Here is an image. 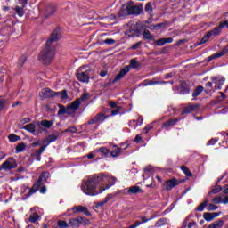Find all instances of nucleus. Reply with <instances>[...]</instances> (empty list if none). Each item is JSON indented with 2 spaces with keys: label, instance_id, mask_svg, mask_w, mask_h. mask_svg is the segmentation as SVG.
Instances as JSON below:
<instances>
[{
  "label": "nucleus",
  "instance_id": "61",
  "mask_svg": "<svg viewBox=\"0 0 228 228\" xmlns=\"http://www.w3.org/2000/svg\"><path fill=\"white\" fill-rule=\"evenodd\" d=\"M86 99H88V94H84L78 100H80V103L83 101H86Z\"/></svg>",
  "mask_w": 228,
  "mask_h": 228
},
{
  "label": "nucleus",
  "instance_id": "33",
  "mask_svg": "<svg viewBox=\"0 0 228 228\" xmlns=\"http://www.w3.org/2000/svg\"><path fill=\"white\" fill-rule=\"evenodd\" d=\"M142 38L144 40H152V36L151 35V32L149 30H144L142 32Z\"/></svg>",
  "mask_w": 228,
  "mask_h": 228
},
{
  "label": "nucleus",
  "instance_id": "31",
  "mask_svg": "<svg viewBox=\"0 0 228 228\" xmlns=\"http://www.w3.org/2000/svg\"><path fill=\"white\" fill-rule=\"evenodd\" d=\"M203 218L206 220V222H212V220L215 219V216H213V214L211 213H204Z\"/></svg>",
  "mask_w": 228,
  "mask_h": 228
},
{
  "label": "nucleus",
  "instance_id": "52",
  "mask_svg": "<svg viewBox=\"0 0 228 228\" xmlns=\"http://www.w3.org/2000/svg\"><path fill=\"white\" fill-rule=\"evenodd\" d=\"M103 44H107V45H113V44H115V40L108 38L103 41Z\"/></svg>",
  "mask_w": 228,
  "mask_h": 228
},
{
  "label": "nucleus",
  "instance_id": "35",
  "mask_svg": "<svg viewBox=\"0 0 228 228\" xmlns=\"http://www.w3.org/2000/svg\"><path fill=\"white\" fill-rule=\"evenodd\" d=\"M19 140H20V137L19 135H16L14 134H11L9 135V141L12 143H15V142H19Z\"/></svg>",
  "mask_w": 228,
  "mask_h": 228
},
{
  "label": "nucleus",
  "instance_id": "37",
  "mask_svg": "<svg viewBox=\"0 0 228 228\" xmlns=\"http://www.w3.org/2000/svg\"><path fill=\"white\" fill-rule=\"evenodd\" d=\"M209 38H211L210 34L208 32L200 40V42L199 43V45H202V44H206V42H208V40H209Z\"/></svg>",
  "mask_w": 228,
  "mask_h": 228
},
{
  "label": "nucleus",
  "instance_id": "55",
  "mask_svg": "<svg viewBox=\"0 0 228 228\" xmlns=\"http://www.w3.org/2000/svg\"><path fill=\"white\" fill-rule=\"evenodd\" d=\"M97 152H95L94 151L90 152L88 155H87V158L88 159H94V158H97Z\"/></svg>",
  "mask_w": 228,
  "mask_h": 228
},
{
  "label": "nucleus",
  "instance_id": "22",
  "mask_svg": "<svg viewBox=\"0 0 228 228\" xmlns=\"http://www.w3.org/2000/svg\"><path fill=\"white\" fill-rule=\"evenodd\" d=\"M179 92L181 95H186V94H190V87L188 86V85H186V83H182L179 88Z\"/></svg>",
  "mask_w": 228,
  "mask_h": 228
},
{
  "label": "nucleus",
  "instance_id": "13",
  "mask_svg": "<svg viewBox=\"0 0 228 228\" xmlns=\"http://www.w3.org/2000/svg\"><path fill=\"white\" fill-rule=\"evenodd\" d=\"M94 152H96V159H102V158H106L110 154V149L101 147L98 150H94Z\"/></svg>",
  "mask_w": 228,
  "mask_h": 228
},
{
  "label": "nucleus",
  "instance_id": "4",
  "mask_svg": "<svg viewBox=\"0 0 228 228\" xmlns=\"http://www.w3.org/2000/svg\"><path fill=\"white\" fill-rule=\"evenodd\" d=\"M49 177H51V175H49L48 172H43L39 176V179L34 184L33 188L29 190L28 197H31L33 193H37V191H38V188L43 186L45 183H47V179H49Z\"/></svg>",
  "mask_w": 228,
  "mask_h": 228
},
{
  "label": "nucleus",
  "instance_id": "29",
  "mask_svg": "<svg viewBox=\"0 0 228 228\" xmlns=\"http://www.w3.org/2000/svg\"><path fill=\"white\" fill-rule=\"evenodd\" d=\"M38 218H40V216H38L37 212H34L30 215L28 221L31 222V224H35Z\"/></svg>",
  "mask_w": 228,
  "mask_h": 228
},
{
  "label": "nucleus",
  "instance_id": "15",
  "mask_svg": "<svg viewBox=\"0 0 228 228\" xmlns=\"http://www.w3.org/2000/svg\"><path fill=\"white\" fill-rule=\"evenodd\" d=\"M59 110H58V117H61V115H72V111H70V109L69 108V105L67 107L59 104Z\"/></svg>",
  "mask_w": 228,
  "mask_h": 228
},
{
  "label": "nucleus",
  "instance_id": "45",
  "mask_svg": "<svg viewBox=\"0 0 228 228\" xmlns=\"http://www.w3.org/2000/svg\"><path fill=\"white\" fill-rule=\"evenodd\" d=\"M154 218H156V216H152L150 218L142 216L141 217V224H147V222H150V220H154Z\"/></svg>",
  "mask_w": 228,
  "mask_h": 228
},
{
  "label": "nucleus",
  "instance_id": "49",
  "mask_svg": "<svg viewBox=\"0 0 228 228\" xmlns=\"http://www.w3.org/2000/svg\"><path fill=\"white\" fill-rule=\"evenodd\" d=\"M222 191V186L216 185L214 189H212V193L216 194Z\"/></svg>",
  "mask_w": 228,
  "mask_h": 228
},
{
  "label": "nucleus",
  "instance_id": "62",
  "mask_svg": "<svg viewBox=\"0 0 228 228\" xmlns=\"http://www.w3.org/2000/svg\"><path fill=\"white\" fill-rule=\"evenodd\" d=\"M152 125H147L145 127H144V131L145 133H149V131H151L152 129Z\"/></svg>",
  "mask_w": 228,
  "mask_h": 228
},
{
  "label": "nucleus",
  "instance_id": "50",
  "mask_svg": "<svg viewBox=\"0 0 228 228\" xmlns=\"http://www.w3.org/2000/svg\"><path fill=\"white\" fill-rule=\"evenodd\" d=\"M207 209L208 211H216V209H218V206H216L215 204H209Z\"/></svg>",
  "mask_w": 228,
  "mask_h": 228
},
{
  "label": "nucleus",
  "instance_id": "56",
  "mask_svg": "<svg viewBox=\"0 0 228 228\" xmlns=\"http://www.w3.org/2000/svg\"><path fill=\"white\" fill-rule=\"evenodd\" d=\"M120 110H122V107H118L117 110L111 111V117H115V115H118L120 113Z\"/></svg>",
  "mask_w": 228,
  "mask_h": 228
},
{
  "label": "nucleus",
  "instance_id": "24",
  "mask_svg": "<svg viewBox=\"0 0 228 228\" xmlns=\"http://www.w3.org/2000/svg\"><path fill=\"white\" fill-rule=\"evenodd\" d=\"M224 227V220L220 219L210 224L208 228H222Z\"/></svg>",
  "mask_w": 228,
  "mask_h": 228
},
{
  "label": "nucleus",
  "instance_id": "54",
  "mask_svg": "<svg viewBox=\"0 0 228 228\" xmlns=\"http://www.w3.org/2000/svg\"><path fill=\"white\" fill-rule=\"evenodd\" d=\"M156 45L161 47L162 45H165V38H160L156 41Z\"/></svg>",
  "mask_w": 228,
  "mask_h": 228
},
{
  "label": "nucleus",
  "instance_id": "18",
  "mask_svg": "<svg viewBox=\"0 0 228 228\" xmlns=\"http://www.w3.org/2000/svg\"><path fill=\"white\" fill-rule=\"evenodd\" d=\"M179 183H177V180L175 178H173L171 180H167L165 183V188L169 191V190H172V188H175Z\"/></svg>",
  "mask_w": 228,
  "mask_h": 228
},
{
  "label": "nucleus",
  "instance_id": "57",
  "mask_svg": "<svg viewBox=\"0 0 228 228\" xmlns=\"http://www.w3.org/2000/svg\"><path fill=\"white\" fill-rule=\"evenodd\" d=\"M216 142H218V138H212L208 142L207 145H215Z\"/></svg>",
  "mask_w": 228,
  "mask_h": 228
},
{
  "label": "nucleus",
  "instance_id": "19",
  "mask_svg": "<svg viewBox=\"0 0 228 228\" xmlns=\"http://www.w3.org/2000/svg\"><path fill=\"white\" fill-rule=\"evenodd\" d=\"M136 193H143V190H142L138 185L131 186L127 190V195H136Z\"/></svg>",
  "mask_w": 228,
  "mask_h": 228
},
{
  "label": "nucleus",
  "instance_id": "39",
  "mask_svg": "<svg viewBox=\"0 0 228 228\" xmlns=\"http://www.w3.org/2000/svg\"><path fill=\"white\" fill-rule=\"evenodd\" d=\"M40 124L43 127H46L49 129V127H51V126H53V121L42 120Z\"/></svg>",
  "mask_w": 228,
  "mask_h": 228
},
{
  "label": "nucleus",
  "instance_id": "5",
  "mask_svg": "<svg viewBox=\"0 0 228 228\" xmlns=\"http://www.w3.org/2000/svg\"><path fill=\"white\" fill-rule=\"evenodd\" d=\"M90 72L92 69H86V66L80 67L77 73V79L81 83H89Z\"/></svg>",
  "mask_w": 228,
  "mask_h": 228
},
{
  "label": "nucleus",
  "instance_id": "48",
  "mask_svg": "<svg viewBox=\"0 0 228 228\" xmlns=\"http://www.w3.org/2000/svg\"><path fill=\"white\" fill-rule=\"evenodd\" d=\"M212 202L213 204H222V196L214 198Z\"/></svg>",
  "mask_w": 228,
  "mask_h": 228
},
{
  "label": "nucleus",
  "instance_id": "20",
  "mask_svg": "<svg viewBox=\"0 0 228 228\" xmlns=\"http://www.w3.org/2000/svg\"><path fill=\"white\" fill-rule=\"evenodd\" d=\"M73 213H84L85 215H90V212H88V208L86 207L83 206H76L72 208Z\"/></svg>",
  "mask_w": 228,
  "mask_h": 228
},
{
  "label": "nucleus",
  "instance_id": "63",
  "mask_svg": "<svg viewBox=\"0 0 228 228\" xmlns=\"http://www.w3.org/2000/svg\"><path fill=\"white\" fill-rule=\"evenodd\" d=\"M222 204H228V196H222Z\"/></svg>",
  "mask_w": 228,
  "mask_h": 228
},
{
  "label": "nucleus",
  "instance_id": "26",
  "mask_svg": "<svg viewBox=\"0 0 228 228\" xmlns=\"http://www.w3.org/2000/svg\"><path fill=\"white\" fill-rule=\"evenodd\" d=\"M120 152H122V149L118 146H114V149L110 152V156H112V158H118V156H120Z\"/></svg>",
  "mask_w": 228,
  "mask_h": 228
},
{
  "label": "nucleus",
  "instance_id": "6",
  "mask_svg": "<svg viewBox=\"0 0 228 228\" xmlns=\"http://www.w3.org/2000/svg\"><path fill=\"white\" fill-rule=\"evenodd\" d=\"M44 99H51V97H60V99H67V91H61L54 93L49 88H45L42 91Z\"/></svg>",
  "mask_w": 228,
  "mask_h": 228
},
{
  "label": "nucleus",
  "instance_id": "38",
  "mask_svg": "<svg viewBox=\"0 0 228 228\" xmlns=\"http://www.w3.org/2000/svg\"><path fill=\"white\" fill-rule=\"evenodd\" d=\"M26 149V144L24 143H19L17 146H16V152L19 153V152H24V150Z\"/></svg>",
  "mask_w": 228,
  "mask_h": 228
},
{
  "label": "nucleus",
  "instance_id": "53",
  "mask_svg": "<svg viewBox=\"0 0 228 228\" xmlns=\"http://www.w3.org/2000/svg\"><path fill=\"white\" fill-rule=\"evenodd\" d=\"M64 133H77V129L74 126H71V127L64 130Z\"/></svg>",
  "mask_w": 228,
  "mask_h": 228
},
{
  "label": "nucleus",
  "instance_id": "43",
  "mask_svg": "<svg viewBox=\"0 0 228 228\" xmlns=\"http://www.w3.org/2000/svg\"><path fill=\"white\" fill-rule=\"evenodd\" d=\"M219 138H224V141H223V143H225L228 142V133H225V132H221L219 134Z\"/></svg>",
  "mask_w": 228,
  "mask_h": 228
},
{
  "label": "nucleus",
  "instance_id": "14",
  "mask_svg": "<svg viewBox=\"0 0 228 228\" xmlns=\"http://www.w3.org/2000/svg\"><path fill=\"white\" fill-rule=\"evenodd\" d=\"M198 110V104H189L184 107L183 110L182 111V115H188V113H193V111H197Z\"/></svg>",
  "mask_w": 228,
  "mask_h": 228
},
{
  "label": "nucleus",
  "instance_id": "64",
  "mask_svg": "<svg viewBox=\"0 0 228 228\" xmlns=\"http://www.w3.org/2000/svg\"><path fill=\"white\" fill-rule=\"evenodd\" d=\"M140 47V43H136L135 45H132L130 49H133L134 51H136Z\"/></svg>",
  "mask_w": 228,
  "mask_h": 228
},
{
  "label": "nucleus",
  "instance_id": "7",
  "mask_svg": "<svg viewBox=\"0 0 228 228\" xmlns=\"http://www.w3.org/2000/svg\"><path fill=\"white\" fill-rule=\"evenodd\" d=\"M13 168H17V161H15V159L9 158L6 161L2 163L0 166V170H12Z\"/></svg>",
  "mask_w": 228,
  "mask_h": 228
},
{
  "label": "nucleus",
  "instance_id": "44",
  "mask_svg": "<svg viewBox=\"0 0 228 228\" xmlns=\"http://www.w3.org/2000/svg\"><path fill=\"white\" fill-rule=\"evenodd\" d=\"M130 67L132 69H138V67H139L138 61H136V59H132L130 61Z\"/></svg>",
  "mask_w": 228,
  "mask_h": 228
},
{
  "label": "nucleus",
  "instance_id": "41",
  "mask_svg": "<svg viewBox=\"0 0 228 228\" xmlns=\"http://www.w3.org/2000/svg\"><path fill=\"white\" fill-rule=\"evenodd\" d=\"M57 225H58V227H60V228H67V227H69V224H67V222H66V221H63V220L58 221V222H57Z\"/></svg>",
  "mask_w": 228,
  "mask_h": 228
},
{
  "label": "nucleus",
  "instance_id": "23",
  "mask_svg": "<svg viewBox=\"0 0 228 228\" xmlns=\"http://www.w3.org/2000/svg\"><path fill=\"white\" fill-rule=\"evenodd\" d=\"M21 129H25V131H28V133H35V131L37 130V126L35 125V123H30L22 126Z\"/></svg>",
  "mask_w": 228,
  "mask_h": 228
},
{
  "label": "nucleus",
  "instance_id": "9",
  "mask_svg": "<svg viewBox=\"0 0 228 228\" xmlns=\"http://www.w3.org/2000/svg\"><path fill=\"white\" fill-rule=\"evenodd\" d=\"M108 118V116L104 115L103 113H99L97 114L94 118H91L87 124L92 125V124H102L104 120Z\"/></svg>",
  "mask_w": 228,
  "mask_h": 228
},
{
  "label": "nucleus",
  "instance_id": "11",
  "mask_svg": "<svg viewBox=\"0 0 228 228\" xmlns=\"http://www.w3.org/2000/svg\"><path fill=\"white\" fill-rule=\"evenodd\" d=\"M212 83H215L216 90H222V86H224V83H225V78L224 77H212Z\"/></svg>",
  "mask_w": 228,
  "mask_h": 228
},
{
  "label": "nucleus",
  "instance_id": "30",
  "mask_svg": "<svg viewBox=\"0 0 228 228\" xmlns=\"http://www.w3.org/2000/svg\"><path fill=\"white\" fill-rule=\"evenodd\" d=\"M167 218H161L155 224V227H163V225H167Z\"/></svg>",
  "mask_w": 228,
  "mask_h": 228
},
{
  "label": "nucleus",
  "instance_id": "32",
  "mask_svg": "<svg viewBox=\"0 0 228 228\" xmlns=\"http://www.w3.org/2000/svg\"><path fill=\"white\" fill-rule=\"evenodd\" d=\"M167 83H168V82L150 80V81L146 84V86H152V85H167Z\"/></svg>",
  "mask_w": 228,
  "mask_h": 228
},
{
  "label": "nucleus",
  "instance_id": "27",
  "mask_svg": "<svg viewBox=\"0 0 228 228\" xmlns=\"http://www.w3.org/2000/svg\"><path fill=\"white\" fill-rule=\"evenodd\" d=\"M14 12L18 17H24V7L16 5L14 7Z\"/></svg>",
  "mask_w": 228,
  "mask_h": 228
},
{
  "label": "nucleus",
  "instance_id": "3",
  "mask_svg": "<svg viewBox=\"0 0 228 228\" xmlns=\"http://www.w3.org/2000/svg\"><path fill=\"white\" fill-rule=\"evenodd\" d=\"M57 137L56 135H49L47 138H45L43 141L44 145L37 151H35V153L32 155L33 159L36 161H40L42 154L44 153V151H45V148L50 144L53 143V142H56Z\"/></svg>",
  "mask_w": 228,
  "mask_h": 228
},
{
  "label": "nucleus",
  "instance_id": "12",
  "mask_svg": "<svg viewBox=\"0 0 228 228\" xmlns=\"http://www.w3.org/2000/svg\"><path fill=\"white\" fill-rule=\"evenodd\" d=\"M225 26L226 28H228L227 21L221 22L218 27H216L214 29L210 30L208 32V35H210V37H216V35H220V32L222 31V29H224V28H225Z\"/></svg>",
  "mask_w": 228,
  "mask_h": 228
},
{
  "label": "nucleus",
  "instance_id": "59",
  "mask_svg": "<svg viewBox=\"0 0 228 228\" xmlns=\"http://www.w3.org/2000/svg\"><path fill=\"white\" fill-rule=\"evenodd\" d=\"M205 87L207 88V90L208 92H211V88H213V83L212 82H208L206 85H205Z\"/></svg>",
  "mask_w": 228,
  "mask_h": 228
},
{
  "label": "nucleus",
  "instance_id": "8",
  "mask_svg": "<svg viewBox=\"0 0 228 228\" xmlns=\"http://www.w3.org/2000/svg\"><path fill=\"white\" fill-rule=\"evenodd\" d=\"M82 224H84V225H86L87 224H90V221H88L86 217H77L69 220L70 227H80Z\"/></svg>",
  "mask_w": 228,
  "mask_h": 228
},
{
  "label": "nucleus",
  "instance_id": "1",
  "mask_svg": "<svg viewBox=\"0 0 228 228\" xmlns=\"http://www.w3.org/2000/svg\"><path fill=\"white\" fill-rule=\"evenodd\" d=\"M105 184H110V175L100 173L97 176L89 177L86 180L82 183L81 190L86 195L94 197L108 190ZM104 185L105 187H102Z\"/></svg>",
  "mask_w": 228,
  "mask_h": 228
},
{
  "label": "nucleus",
  "instance_id": "51",
  "mask_svg": "<svg viewBox=\"0 0 228 228\" xmlns=\"http://www.w3.org/2000/svg\"><path fill=\"white\" fill-rule=\"evenodd\" d=\"M161 26H163V24L159 23V24H156V25H150L147 28H149V29L154 30V29H158V28H161Z\"/></svg>",
  "mask_w": 228,
  "mask_h": 228
},
{
  "label": "nucleus",
  "instance_id": "16",
  "mask_svg": "<svg viewBox=\"0 0 228 228\" xmlns=\"http://www.w3.org/2000/svg\"><path fill=\"white\" fill-rule=\"evenodd\" d=\"M129 70H131V68L129 66H126L120 70L119 74L116 76L112 83H117V81H120V79H122V77H124V76H126V74H127Z\"/></svg>",
  "mask_w": 228,
  "mask_h": 228
},
{
  "label": "nucleus",
  "instance_id": "25",
  "mask_svg": "<svg viewBox=\"0 0 228 228\" xmlns=\"http://www.w3.org/2000/svg\"><path fill=\"white\" fill-rule=\"evenodd\" d=\"M46 15H53L56 13V6L54 4H49L45 8Z\"/></svg>",
  "mask_w": 228,
  "mask_h": 228
},
{
  "label": "nucleus",
  "instance_id": "46",
  "mask_svg": "<svg viewBox=\"0 0 228 228\" xmlns=\"http://www.w3.org/2000/svg\"><path fill=\"white\" fill-rule=\"evenodd\" d=\"M145 11L152 13V3L148 2L145 5Z\"/></svg>",
  "mask_w": 228,
  "mask_h": 228
},
{
  "label": "nucleus",
  "instance_id": "34",
  "mask_svg": "<svg viewBox=\"0 0 228 228\" xmlns=\"http://www.w3.org/2000/svg\"><path fill=\"white\" fill-rule=\"evenodd\" d=\"M27 60L28 58L26 57V55H22L21 57H20L18 61V67H20V69L22 68V65L26 63Z\"/></svg>",
  "mask_w": 228,
  "mask_h": 228
},
{
  "label": "nucleus",
  "instance_id": "10",
  "mask_svg": "<svg viewBox=\"0 0 228 228\" xmlns=\"http://www.w3.org/2000/svg\"><path fill=\"white\" fill-rule=\"evenodd\" d=\"M127 13L129 15H140L143 9L139 5H128L126 6Z\"/></svg>",
  "mask_w": 228,
  "mask_h": 228
},
{
  "label": "nucleus",
  "instance_id": "36",
  "mask_svg": "<svg viewBox=\"0 0 228 228\" xmlns=\"http://www.w3.org/2000/svg\"><path fill=\"white\" fill-rule=\"evenodd\" d=\"M117 183V178L114 176H110V183L106 184V189L111 188V186H114V184Z\"/></svg>",
  "mask_w": 228,
  "mask_h": 228
},
{
  "label": "nucleus",
  "instance_id": "42",
  "mask_svg": "<svg viewBox=\"0 0 228 228\" xmlns=\"http://www.w3.org/2000/svg\"><path fill=\"white\" fill-rule=\"evenodd\" d=\"M207 206H208V200H205L203 203L198 206L196 209L197 211H204Z\"/></svg>",
  "mask_w": 228,
  "mask_h": 228
},
{
  "label": "nucleus",
  "instance_id": "28",
  "mask_svg": "<svg viewBox=\"0 0 228 228\" xmlns=\"http://www.w3.org/2000/svg\"><path fill=\"white\" fill-rule=\"evenodd\" d=\"M204 92V87L202 86H198L192 93V97H199Z\"/></svg>",
  "mask_w": 228,
  "mask_h": 228
},
{
  "label": "nucleus",
  "instance_id": "2",
  "mask_svg": "<svg viewBox=\"0 0 228 228\" xmlns=\"http://www.w3.org/2000/svg\"><path fill=\"white\" fill-rule=\"evenodd\" d=\"M58 40H60V34L57 30H55L46 41L44 50L39 53V60L43 61L45 65H49V63L53 61L54 54H56V45H58Z\"/></svg>",
  "mask_w": 228,
  "mask_h": 228
},
{
  "label": "nucleus",
  "instance_id": "21",
  "mask_svg": "<svg viewBox=\"0 0 228 228\" xmlns=\"http://www.w3.org/2000/svg\"><path fill=\"white\" fill-rule=\"evenodd\" d=\"M179 120H181V118H176L175 119H169L168 121H167L166 123L163 124L162 127H163V129H168V127H172V126H175V124H177V122H179Z\"/></svg>",
  "mask_w": 228,
  "mask_h": 228
},
{
  "label": "nucleus",
  "instance_id": "40",
  "mask_svg": "<svg viewBox=\"0 0 228 228\" xmlns=\"http://www.w3.org/2000/svg\"><path fill=\"white\" fill-rule=\"evenodd\" d=\"M181 170L185 174V175H187V177H191V172L188 167H186L185 166H182Z\"/></svg>",
  "mask_w": 228,
  "mask_h": 228
},
{
  "label": "nucleus",
  "instance_id": "17",
  "mask_svg": "<svg viewBox=\"0 0 228 228\" xmlns=\"http://www.w3.org/2000/svg\"><path fill=\"white\" fill-rule=\"evenodd\" d=\"M79 106H81V100H76L68 105L69 111H71V115L79 110Z\"/></svg>",
  "mask_w": 228,
  "mask_h": 228
},
{
  "label": "nucleus",
  "instance_id": "47",
  "mask_svg": "<svg viewBox=\"0 0 228 228\" xmlns=\"http://www.w3.org/2000/svg\"><path fill=\"white\" fill-rule=\"evenodd\" d=\"M4 106H6V100L0 98V111L4 110Z\"/></svg>",
  "mask_w": 228,
  "mask_h": 228
},
{
  "label": "nucleus",
  "instance_id": "58",
  "mask_svg": "<svg viewBox=\"0 0 228 228\" xmlns=\"http://www.w3.org/2000/svg\"><path fill=\"white\" fill-rule=\"evenodd\" d=\"M40 193L44 194V193H46L47 192V187H45V185H41L39 188H38Z\"/></svg>",
  "mask_w": 228,
  "mask_h": 228
},
{
  "label": "nucleus",
  "instance_id": "60",
  "mask_svg": "<svg viewBox=\"0 0 228 228\" xmlns=\"http://www.w3.org/2000/svg\"><path fill=\"white\" fill-rule=\"evenodd\" d=\"M19 4H21V8H26L28 5V0H19Z\"/></svg>",
  "mask_w": 228,
  "mask_h": 228
}]
</instances>
